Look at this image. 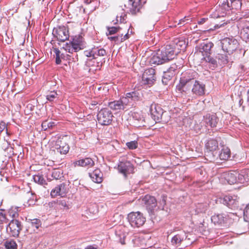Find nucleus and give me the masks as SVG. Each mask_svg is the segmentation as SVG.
I'll list each match as a JSON object with an SVG mask.
<instances>
[{
	"label": "nucleus",
	"mask_w": 249,
	"mask_h": 249,
	"mask_svg": "<svg viewBox=\"0 0 249 249\" xmlns=\"http://www.w3.org/2000/svg\"><path fill=\"white\" fill-rule=\"evenodd\" d=\"M176 56L174 49L170 45H166L162 50H158L151 58V64L161 65L173 59Z\"/></svg>",
	"instance_id": "obj_2"
},
{
	"label": "nucleus",
	"mask_w": 249,
	"mask_h": 249,
	"mask_svg": "<svg viewBox=\"0 0 249 249\" xmlns=\"http://www.w3.org/2000/svg\"><path fill=\"white\" fill-rule=\"evenodd\" d=\"M59 205L64 208H66L67 209H69V207L67 205L66 201H65V200L60 201L59 202Z\"/></svg>",
	"instance_id": "obj_59"
},
{
	"label": "nucleus",
	"mask_w": 249,
	"mask_h": 249,
	"mask_svg": "<svg viewBox=\"0 0 249 249\" xmlns=\"http://www.w3.org/2000/svg\"><path fill=\"white\" fill-rule=\"evenodd\" d=\"M236 172L228 173L224 175V178L229 184H234L237 183Z\"/></svg>",
	"instance_id": "obj_32"
},
{
	"label": "nucleus",
	"mask_w": 249,
	"mask_h": 249,
	"mask_svg": "<svg viewBox=\"0 0 249 249\" xmlns=\"http://www.w3.org/2000/svg\"><path fill=\"white\" fill-rule=\"evenodd\" d=\"M166 196L164 195H162L161 198L157 201L158 212L160 210H163L164 207L166 205Z\"/></svg>",
	"instance_id": "obj_41"
},
{
	"label": "nucleus",
	"mask_w": 249,
	"mask_h": 249,
	"mask_svg": "<svg viewBox=\"0 0 249 249\" xmlns=\"http://www.w3.org/2000/svg\"><path fill=\"white\" fill-rule=\"evenodd\" d=\"M223 203L231 209L238 207V200L236 196H226L223 199Z\"/></svg>",
	"instance_id": "obj_23"
},
{
	"label": "nucleus",
	"mask_w": 249,
	"mask_h": 249,
	"mask_svg": "<svg viewBox=\"0 0 249 249\" xmlns=\"http://www.w3.org/2000/svg\"><path fill=\"white\" fill-rule=\"evenodd\" d=\"M202 59H204L206 62L211 64L212 67L213 68H215L217 66V61L215 59L211 57L210 55L203 57Z\"/></svg>",
	"instance_id": "obj_42"
},
{
	"label": "nucleus",
	"mask_w": 249,
	"mask_h": 249,
	"mask_svg": "<svg viewBox=\"0 0 249 249\" xmlns=\"http://www.w3.org/2000/svg\"><path fill=\"white\" fill-rule=\"evenodd\" d=\"M142 99V94L139 91H133L126 93L125 96L120 98L124 109L132 102L140 101Z\"/></svg>",
	"instance_id": "obj_9"
},
{
	"label": "nucleus",
	"mask_w": 249,
	"mask_h": 249,
	"mask_svg": "<svg viewBox=\"0 0 249 249\" xmlns=\"http://www.w3.org/2000/svg\"><path fill=\"white\" fill-rule=\"evenodd\" d=\"M57 122L56 121L49 122L48 124V129H53L54 130L56 129V125ZM49 130H48V133H49Z\"/></svg>",
	"instance_id": "obj_56"
},
{
	"label": "nucleus",
	"mask_w": 249,
	"mask_h": 249,
	"mask_svg": "<svg viewBox=\"0 0 249 249\" xmlns=\"http://www.w3.org/2000/svg\"><path fill=\"white\" fill-rule=\"evenodd\" d=\"M97 117L99 124L102 125H108L111 124L114 116L111 110L105 107L98 112Z\"/></svg>",
	"instance_id": "obj_6"
},
{
	"label": "nucleus",
	"mask_w": 249,
	"mask_h": 249,
	"mask_svg": "<svg viewBox=\"0 0 249 249\" xmlns=\"http://www.w3.org/2000/svg\"><path fill=\"white\" fill-rule=\"evenodd\" d=\"M184 237L180 234L175 235L172 239L171 242L173 245L179 244L183 240Z\"/></svg>",
	"instance_id": "obj_45"
},
{
	"label": "nucleus",
	"mask_w": 249,
	"mask_h": 249,
	"mask_svg": "<svg viewBox=\"0 0 249 249\" xmlns=\"http://www.w3.org/2000/svg\"><path fill=\"white\" fill-rule=\"evenodd\" d=\"M124 28L122 26H118V27H107V29L108 33H107V36L114 35L116 33L120 34L122 32H121V30Z\"/></svg>",
	"instance_id": "obj_38"
},
{
	"label": "nucleus",
	"mask_w": 249,
	"mask_h": 249,
	"mask_svg": "<svg viewBox=\"0 0 249 249\" xmlns=\"http://www.w3.org/2000/svg\"><path fill=\"white\" fill-rule=\"evenodd\" d=\"M86 47V43L83 37L81 36H75L70 44L67 43L65 47V50L72 53L73 52H77Z\"/></svg>",
	"instance_id": "obj_4"
},
{
	"label": "nucleus",
	"mask_w": 249,
	"mask_h": 249,
	"mask_svg": "<svg viewBox=\"0 0 249 249\" xmlns=\"http://www.w3.org/2000/svg\"><path fill=\"white\" fill-rule=\"evenodd\" d=\"M122 11H123L122 12L118 14L116 16V22H115L114 23H117L118 22H120V23H124L125 21L126 18V14L124 11L123 9H122Z\"/></svg>",
	"instance_id": "obj_43"
},
{
	"label": "nucleus",
	"mask_w": 249,
	"mask_h": 249,
	"mask_svg": "<svg viewBox=\"0 0 249 249\" xmlns=\"http://www.w3.org/2000/svg\"><path fill=\"white\" fill-rule=\"evenodd\" d=\"M218 156L221 160H228L231 157L230 149L228 147H223Z\"/></svg>",
	"instance_id": "obj_33"
},
{
	"label": "nucleus",
	"mask_w": 249,
	"mask_h": 249,
	"mask_svg": "<svg viewBox=\"0 0 249 249\" xmlns=\"http://www.w3.org/2000/svg\"><path fill=\"white\" fill-rule=\"evenodd\" d=\"M41 225V221L39 219H34L31 220V222L29 223V228H32L33 231H35L36 230H37Z\"/></svg>",
	"instance_id": "obj_39"
},
{
	"label": "nucleus",
	"mask_w": 249,
	"mask_h": 249,
	"mask_svg": "<svg viewBox=\"0 0 249 249\" xmlns=\"http://www.w3.org/2000/svg\"><path fill=\"white\" fill-rule=\"evenodd\" d=\"M190 21H191V20L190 18H187V17H184L183 18L180 19L179 20V22H178V24L180 25V26H181V25H184L186 23H188Z\"/></svg>",
	"instance_id": "obj_58"
},
{
	"label": "nucleus",
	"mask_w": 249,
	"mask_h": 249,
	"mask_svg": "<svg viewBox=\"0 0 249 249\" xmlns=\"http://www.w3.org/2000/svg\"><path fill=\"white\" fill-rule=\"evenodd\" d=\"M130 26V25L126 26L125 29V31L122 32V33L118 34L117 36H108V38L110 40L113 41L116 43H119L124 41V40L128 39L129 37V29H128V27Z\"/></svg>",
	"instance_id": "obj_22"
},
{
	"label": "nucleus",
	"mask_w": 249,
	"mask_h": 249,
	"mask_svg": "<svg viewBox=\"0 0 249 249\" xmlns=\"http://www.w3.org/2000/svg\"><path fill=\"white\" fill-rule=\"evenodd\" d=\"M126 145L129 149H135L138 147V142L136 141H133L127 142Z\"/></svg>",
	"instance_id": "obj_52"
},
{
	"label": "nucleus",
	"mask_w": 249,
	"mask_h": 249,
	"mask_svg": "<svg viewBox=\"0 0 249 249\" xmlns=\"http://www.w3.org/2000/svg\"><path fill=\"white\" fill-rule=\"evenodd\" d=\"M208 18H202L200 19V20H198L197 23L198 24H202L204 23L207 20H208Z\"/></svg>",
	"instance_id": "obj_61"
},
{
	"label": "nucleus",
	"mask_w": 249,
	"mask_h": 249,
	"mask_svg": "<svg viewBox=\"0 0 249 249\" xmlns=\"http://www.w3.org/2000/svg\"><path fill=\"white\" fill-rule=\"evenodd\" d=\"M8 219L4 211L0 210V224L7 223Z\"/></svg>",
	"instance_id": "obj_49"
},
{
	"label": "nucleus",
	"mask_w": 249,
	"mask_h": 249,
	"mask_svg": "<svg viewBox=\"0 0 249 249\" xmlns=\"http://www.w3.org/2000/svg\"><path fill=\"white\" fill-rule=\"evenodd\" d=\"M244 218L246 221H249V204L244 210Z\"/></svg>",
	"instance_id": "obj_54"
},
{
	"label": "nucleus",
	"mask_w": 249,
	"mask_h": 249,
	"mask_svg": "<svg viewBox=\"0 0 249 249\" xmlns=\"http://www.w3.org/2000/svg\"><path fill=\"white\" fill-rule=\"evenodd\" d=\"M48 143L49 154L53 160H56L60 154H66L69 151V145L58 135L53 136Z\"/></svg>",
	"instance_id": "obj_1"
},
{
	"label": "nucleus",
	"mask_w": 249,
	"mask_h": 249,
	"mask_svg": "<svg viewBox=\"0 0 249 249\" xmlns=\"http://www.w3.org/2000/svg\"><path fill=\"white\" fill-rule=\"evenodd\" d=\"M241 36L246 42L249 41V25L244 27L242 29Z\"/></svg>",
	"instance_id": "obj_37"
},
{
	"label": "nucleus",
	"mask_w": 249,
	"mask_h": 249,
	"mask_svg": "<svg viewBox=\"0 0 249 249\" xmlns=\"http://www.w3.org/2000/svg\"><path fill=\"white\" fill-rule=\"evenodd\" d=\"M237 176L236 177V180H237V183H243L245 181H246L247 177H245L244 175L242 174H239L236 172Z\"/></svg>",
	"instance_id": "obj_50"
},
{
	"label": "nucleus",
	"mask_w": 249,
	"mask_h": 249,
	"mask_svg": "<svg viewBox=\"0 0 249 249\" xmlns=\"http://www.w3.org/2000/svg\"><path fill=\"white\" fill-rule=\"evenodd\" d=\"M6 249H17L18 245L15 241L12 239L7 240L4 242Z\"/></svg>",
	"instance_id": "obj_40"
},
{
	"label": "nucleus",
	"mask_w": 249,
	"mask_h": 249,
	"mask_svg": "<svg viewBox=\"0 0 249 249\" xmlns=\"http://www.w3.org/2000/svg\"><path fill=\"white\" fill-rule=\"evenodd\" d=\"M129 25H130V27H128V29H129V33L130 32V34H132V30H131V31H130V29H129L130 27L131 26V24H128V25H123L122 27H124V28H123V29H124L125 30V28H126V26H129Z\"/></svg>",
	"instance_id": "obj_63"
},
{
	"label": "nucleus",
	"mask_w": 249,
	"mask_h": 249,
	"mask_svg": "<svg viewBox=\"0 0 249 249\" xmlns=\"http://www.w3.org/2000/svg\"><path fill=\"white\" fill-rule=\"evenodd\" d=\"M57 93L54 91H51L48 93V100L52 101L56 97Z\"/></svg>",
	"instance_id": "obj_57"
},
{
	"label": "nucleus",
	"mask_w": 249,
	"mask_h": 249,
	"mask_svg": "<svg viewBox=\"0 0 249 249\" xmlns=\"http://www.w3.org/2000/svg\"><path fill=\"white\" fill-rule=\"evenodd\" d=\"M85 249H98V247L96 245H89L86 247Z\"/></svg>",
	"instance_id": "obj_60"
},
{
	"label": "nucleus",
	"mask_w": 249,
	"mask_h": 249,
	"mask_svg": "<svg viewBox=\"0 0 249 249\" xmlns=\"http://www.w3.org/2000/svg\"><path fill=\"white\" fill-rule=\"evenodd\" d=\"M205 156L209 158L211 161L214 160L217 154L216 150L218 148L217 141L214 139L209 140L205 144Z\"/></svg>",
	"instance_id": "obj_7"
},
{
	"label": "nucleus",
	"mask_w": 249,
	"mask_h": 249,
	"mask_svg": "<svg viewBox=\"0 0 249 249\" xmlns=\"http://www.w3.org/2000/svg\"><path fill=\"white\" fill-rule=\"evenodd\" d=\"M142 202L152 219H155L158 213L157 201L154 196L147 195L142 199Z\"/></svg>",
	"instance_id": "obj_3"
},
{
	"label": "nucleus",
	"mask_w": 249,
	"mask_h": 249,
	"mask_svg": "<svg viewBox=\"0 0 249 249\" xmlns=\"http://www.w3.org/2000/svg\"><path fill=\"white\" fill-rule=\"evenodd\" d=\"M84 54L87 57H92L93 59V62L94 63L95 60L103 58L106 55V51L101 46H94L91 49L85 51Z\"/></svg>",
	"instance_id": "obj_10"
},
{
	"label": "nucleus",
	"mask_w": 249,
	"mask_h": 249,
	"mask_svg": "<svg viewBox=\"0 0 249 249\" xmlns=\"http://www.w3.org/2000/svg\"><path fill=\"white\" fill-rule=\"evenodd\" d=\"M52 48L50 49V53L52 55H53L55 58V63L56 64H60L61 61V58H62L63 54H60V52L58 48L54 46L53 44L54 43V40H52L50 42Z\"/></svg>",
	"instance_id": "obj_28"
},
{
	"label": "nucleus",
	"mask_w": 249,
	"mask_h": 249,
	"mask_svg": "<svg viewBox=\"0 0 249 249\" xmlns=\"http://www.w3.org/2000/svg\"><path fill=\"white\" fill-rule=\"evenodd\" d=\"M213 47V44L209 41H205L197 45L196 49L197 52L201 53L205 57L211 54L212 48Z\"/></svg>",
	"instance_id": "obj_15"
},
{
	"label": "nucleus",
	"mask_w": 249,
	"mask_h": 249,
	"mask_svg": "<svg viewBox=\"0 0 249 249\" xmlns=\"http://www.w3.org/2000/svg\"><path fill=\"white\" fill-rule=\"evenodd\" d=\"M18 208L17 207H12L8 212V214L12 218H16L18 216Z\"/></svg>",
	"instance_id": "obj_44"
},
{
	"label": "nucleus",
	"mask_w": 249,
	"mask_h": 249,
	"mask_svg": "<svg viewBox=\"0 0 249 249\" xmlns=\"http://www.w3.org/2000/svg\"><path fill=\"white\" fill-rule=\"evenodd\" d=\"M207 209V204L200 203L198 204L196 208V212L197 213H205Z\"/></svg>",
	"instance_id": "obj_47"
},
{
	"label": "nucleus",
	"mask_w": 249,
	"mask_h": 249,
	"mask_svg": "<svg viewBox=\"0 0 249 249\" xmlns=\"http://www.w3.org/2000/svg\"><path fill=\"white\" fill-rule=\"evenodd\" d=\"M221 42L222 50L229 54H232L239 45L238 40L232 36L225 37L221 40Z\"/></svg>",
	"instance_id": "obj_5"
},
{
	"label": "nucleus",
	"mask_w": 249,
	"mask_h": 249,
	"mask_svg": "<svg viewBox=\"0 0 249 249\" xmlns=\"http://www.w3.org/2000/svg\"><path fill=\"white\" fill-rule=\"evenodd\" d=\"M52 34L54 38L61 42H64L68 39L70 36L68 27L65 26L54 28Z\"/></svg>",
	"instance_id": "obj_11"
},
{
	"label": "nucleus",
	"mask_w": 249,
	"mask_h": 249,
	"mask_svg": "<svg viewBox=\"0 0 249 249\" xmlns=\"http://www.w3.org/2000/svg\"><path fill=\"white\" fill-rule=\"evenodd\" d=\"M22 227L21 223L17 220H12L9 223L7 227V231L9 232V234L12 236H18Z\"/></svg>",
	"instance_id": "obj_16"
},
{
	"label": "nucleus",
	"mask_w": 249,
	"mask_h": 249,
	"mask_svg": "<svg viewBox=\"0 0 249 249\" xmlns=\"http://www.w3.org/2000/svg\"><path fill=\"white\" fill-rule=\"evenodd\" d=\"M129 12L132 15H136L141 13L142 9L145 1L144 0H129Z\"/></svg>",
	"instance_id": "obj_14"
},
{
	"label": "nucleus",
	"mask_w": 249,
	"mask_h": 249,
	"mask_svg": "<svg viewBox=\"0 0 249 249\" xmlns=\"http://www.w3.org/2000/svg\"><path fill=\"white\" fill-rule=\"evenodd\" d=\"M242 0H230V2L227 0H224L222 2V9L223 8L225 11H229L230 10H239L242 4Z\"/></svg>",
	"instance_id": "obj_19"
},
{
	"label": "nucleus",
	"mask_w": 249,
	"mask_h": 249,
	"mask_svg": "<svg viewBox=\"0 0 249 249\" xmlns=\"http://www.w3.org/2000/svg\"><path fill=\"white\" fill-rule=\"evenodd\" d=\"M131 116L133 120L141 124L138 126H141V125H144V118L141 112H133Z\"/></svg>",
	"instance_id": "obj_36"
},
{
	"label": "nucleus",
	"mask_w": 249,
	"mask_h": 249,
	"mask_svg": "<svg viewBox=\"0 0 249 249\" xmlns=\"http://www.w3.org/2000/svg\"><path fill=\"white\" fill-rule=\"evenodd\" d=\"M34 179L36 182L40 184H45V180L42 175H36L34 176Z\"/></svg>",
	"instance_id": "obj_48"
},
{
	"label": "nucleus",
	"mask_w": 249,
	"mask_h": 249,
	"mask_svg": "<svg viewBox=\"0 0 249 249\" xmlns=\"http://www.w3.org/2000/svg\"><path fill=\"white\" fill-rule=\"evenodd\" d=\"M142 80L144 84L152 85L156 80L155 69L151 68L145 70L142 74Z\"/></svg>",
	"instance_id": "obj_17"
},
{
	"label": "nucleus",
	"mask_w": 249,
	"mask_h": 249,
	"mask_svg": "<svg viewBox=\"0 0 249 249\" xmlns=\"http://www.w3.org/2000/svg\"><path fill=\"white\" fill-rule=\"evenodd\" d=\"M105 61V58H101L98 59H96L95 60V62L96 63V65H93V67H95V69H94V71L97 70H100L101 69V68L103 64Z\"/></svg>",
	"instance_id": "obj_46"
},
{
	"label": "nucleus",
	"mask_w": 249,
	"mask_h": 249,
	"mask_svg": "<svg viewBox=\"0 0 249 249\" xmlns=\"http://www.w3.org/2000/svg\"><path fill=\"white\" fill-rule=\"evenodd\" d=\"M68 192V189L67 185L64 183H61L53 189L50 195L52 197H54L58 196L61 197H64Z\"/></svg>",
	"instance_id": "obj_20"
},
{
	"label": "nucleus",
	"mask_w": 249,
	"mask_h": 249,
	"mask_svg": "<svg viewBox=\"0 0 249 249\" xmlns=\"http://www.w3.org/2000/svg\"><path fill=\"white\" fill-rule=\"evenodd\" d=\"M54 161L53 160H51L49 161V162L48 163V166L53 167V165L54 164Z\"/></svg>",
	"instance_id": "obj_64"
},
{
	"label": "nucleus",
	"mask_w": 249,
	"mask_h": 249,
	"mask_svg": "<svg viewBox=\"0 0 249 249\" xmlns=\"http://www.w3.org/2000/svg\"><path fill=\"white\" fill-rule=\"evenodd\" d=\"M108 107L113 110H124L123 105H122L120 99L115 100L108 103Z\"/></svg>",
	"instance_id": "obj_34"
},
{
	"label": "nucleus",
	"mask_w": 249,
	"mask_h": 249,
	"mask_svg": "<svg viewBox=\"0 0 249 249\" xmlns=\"http://www.w3.org/2000/svg\"><path fill=\"white\" fill-rule=\"evenodd\" d=\"M125 230V227L122 225L119 226L115 230V235L119 242L122 245L125 244V239L127 234Z\"/></svg>",
	"instance_id": "obj_26"
},
{
	"label": "nucleus",
	"mask_w": 249,
	"mask_h": 249,
	"mask_svg": "<svg viewBox=\"0 0 249 249\" xmlns=\"http://www.w3.org/2000/svg\"><path fill=\"white\" fill-rule=\"evenodd\" d=\"M222 1H220L219 4V7L211 15L212 18H218L220 17H224L226 14V12L227 11H225L224 9L223 8L222 9Z\"/></svg>",
	"instance_id": "obj_35"
},
{
	"label": "nucleus",
	"mask_w": 249,
	"mask_h": 249,
	"mask_svg": "<svg viewBox=\"0 0 249 249\" xmlns=\"http://www.w3.org/2000/svg\"><path fill=\"white\" fill-rule=\"evenodd\" d=\"M217 57L223 64H227L229 62L228 56L226 54H218Z\"/></svg>",
	"instance_id": "obj_51"
},
{
	"label": "nucleus",
	"mask_w": 249,
	"mask_h": 249,
	"mask_svg": "<svg viewBox=\"0 0 249 249\" xmlns=\"http://www.w3.org/2000/svg\"><path fill=\"white\" fill-rule=\"evenodd\" d=\"M48 180L53 179H58L62 177V173L60 169L48 168Z\"/></svg>",
	"instance_id": "obj_29"
},
{
	"label": "nucleus",
	"mask_w": 249,
	"mask_h": 249,
	"mask_svg": "<svg viewBox=\"0 0 249 249\" xmlns=\"http://www.w3.org/2000/svg\"><path fill=\"white\" fill-rule=\"evenodd\" d=\"M212 222L215 225H221L224 223L226 220V216L224 214H215L211 217Z\"/></svg>",
	"instance_id": "obj_31"
},
{
	"label": "nucleus",
	"mask_w": 249,
	"mask_h": 249,
	"mask_svg": "<svg viewBox=\"0 0 249 249\" xmlns=\"http://www.w3.org/2000/svg\"><path fill=\"white\" fill-rule=\"evenodd\" d=\"M196 72L191 70L186 71L181 74L180 80L183 83L187 86L190 84H193L195 82V78Z\"/></svg>",
	"instance_id": "obj_21"
},
{
	"label": "nucleus",
	"mask_w": 249,
	"mask_h": 249,
	"mask_svg": "<svg viewBox=\"0 0 249 249\" xmlns=\"http://www.w3.org/2000/svg\"><path fill=\"white\" fill-rule=\"evenodd\" d=\"M187 85L185 84L184 83H183L182 81L180 80L179 81V83L176 86V89L177 90L180 92H183L185 91V87Z\"/></svg>",
	"instance_id": "obj_53"
},
{
	"label": "nucleus",
	"mask_w": 249,
	"mask_h": 249,
	"mask_svg": "<svg viewBox=\"0 0 249 249\" xmlns=\"http://www.w3.org/2000/svg\"><path fill=\"white\" fill-rule=\"evenodd\" d=\"M176 46H177V47L178 48V49L183 50L186 47L185 43L183 40H178L176 43Z\"/></svg>",
	"instance_id": "obj_55"
},
{
	"label": "nucleus",
	"mask_w": 249,
	"mask_h": 249,
	"mask_svg": "<svg viewBox=\"0 0 249 249\" xmlns=\"http://www.w3.org/2000/svg\"><path fill=\"white\" fill-rule=\"evenodd\" d=\"M36 202V199H34V198H33L32 199H30L28 200V204L29 205H34L35 204Z\"/></svg>",
	"instance_id": "obj_62"
},
{
	"label": "nucleus",
	"mask_w": 249,
	"mask_h": 249,
	"mask_svg": "<svg viewBox=\"0 0 249 249\" xmlns=\"http://www.w3.org/2000/svg\"><path fill=\"white\" fill-rule=\"evenodd\" d=\"M205 85L197 80H195L192 89L193 94L200 96L205 94Z\"/></svg>",
	"instance_id": "obj_24"
},
{
	"label": "nucleus",
	"mask_w": 249,
	"mask_h": 249,
	"mask_svg": "<svg viewBox=\"0 0 249 249\" xmlns=\"http://www.w3.org/2000/svg\"><path fill=\"white\" fill-rule=\"evenodd\" d=\"M150 111L152 118L157 122L166 121L164 119V113L165 112L161 108L160 105L156 104H152L150 107Z\"/></svg>",
	"instance_id": "obj_12"
},
{
	"label": "nucleus",
	"mask_w": 249,
	"mask_h": 249,
	"mask_svg": "<svg viewBox=\"0 0 249 249\" xmlns=\"http://www.w3.org/2000/svg\"><path fill=\"white\" fill-rule=\"evenodd\" d=\"M89 176L95 183H100L103 181V174L99 169H95L92 172L89 173Z\"/></svg>",
	"instance_id": "obj_30"
},
{
	"label": "nucleus",
	"mask_w": 249,
	"mask_h": 249,
	"mask_svg": "<svg viewBox=\"0 0 249 249\" xmlns=\"http://www.w3.org/2000/svg\"><path fill=\"white\" fill-rule=\"evenodd\" d=\"M218 119L215 114H208L204 116V122L207 126L211 127H216Z\"/></svg>",
	"instance_id": "obj_27"
},
{
	"label": "nucleus",
	"mask_w": 249,
	"mask_h": 249,
	"mask_svg": "<svg viewBox=\"0 0 249 249\" xmlns=\"http://www.w3.org/2000/svg\"><path fill=\"white\" fill-rule=\"evenodd\" d=\"M127 219L131 226L134 228H139L142 226L145 222V218L139 212L129 213Z\"/></svg>",
	"instance_id": "obj_8"
},
{
	"label": "nucleus",
	"mask_w": 249,
	"mask_h": 249,
	"mask_svg": "<svg viewBox=\"0 0 249 249\" xmlns=\"http://www.w3.org/2000/svg\"><path fill=\"white\" fill-rule=\"evenodd\" d=\"M180 66L174 63L171 65L170 67L166 71H164L162 76V82L165 85H168L169 82L178 72Z\"/></svg>",
	"instance_id": "obj_13"
},
{
	"label": "nucleus",
	"mask_w": 249,
	"mask_h": 249,
	"mask_svg": "<svg viewBox=\"0 0 249 249\" xmlns=\"http://www.w3.org/2000/svg\"><path fill=\"white\" fill-rule=\"evenodd\" d=\"M74 167L77 166L89 168L94 165V161L90 158H85L73 161Z\"/></svg>",
	"instance_id": "obj_25"
},
{
	"label": "nucleus",
	"mask_w": 249,
	"mask_h": 249,
	"mask_svg": "<svg viewBox=\"0 0 249 249\" xmlns=\"http://www.w3.org/2000/svg\"><path fill=\"white\" fill-rule=\"evenodd\" d=\"M118 168L119 172L122 174L125 178L127 177V175L133 173L134 166L128 161L120 162Z\"/></svg>",
	"instance_id": "obj_18"
}]
</instances>
